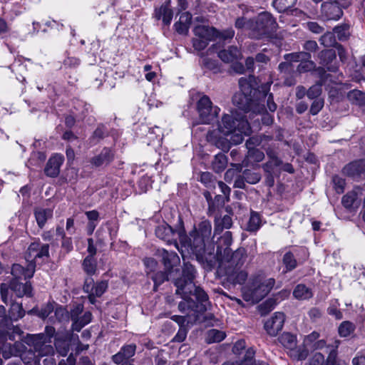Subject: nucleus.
<instances>
[{"mask_svg": "<svg viewBox=\"0 0 365 365\" xmlns=\"http://www.w3.org/2000/svg\"><path fill=\"white\" fill-rule=\"evenodd\" d=\"M155 234L158 238L170 245H177L178 240L180 242H184L187 238L184 222L180 217L175 228L163 222L155 227Z\"/></svg>", "mask_w": 365, "mask_h": 365, "instance_id": "0eeeda50", "label": "nucleus"}, {"mask_svg": "<svg viewBox=\"0 0 365 365\" xmlns=\"http://www.w3.org/2000/svg\"><path fill=\"white\" fill-rule=\"evenodd\" d=\"M278 341L284 348L289 350V353L297 348V337L289 332H284L279 336Z\"/></svg>", "mask_w": 365, "mask_h": 365, "instance_id": "c756f323", "label": "nucleus"}, {"mask_svg": "<svg viewBox=\"0 0 365 365\" xmlns=\"http://www.w3.org/2000/svg\"><path fill=\"white\" fill-rule=\"evenodd\" d=\"M241 55L237 46H231L227 49L218 51V57L225 63H230L237 61Z\"/></svg>", "mask_w": 365, "mask_h": 365, "instance_id": "bb28decb", "label": "nucleus"}, {"mask_svg": "<svg viewBox=\"0 0 365 365\" xmlns=\"http://www.w3.org/2000/svg\"><path fill=\"white\" fill-rule=\"evenodd\" d=\"M324 105V98H317L313 100V102L311 105L309 112L312 115H315L319 113V111L323 108Z\"/></svg>", "mask_w": 365, "mask_h": 365, "instance_id": "0e129e2a", "label": "nucleus"}, {"mask_svg": "<svg viewBox=\"0 0 365 365\" xmlns=\"http://www.w3.org/2000/svg\"><path fill=\"white\" fill-rule=\"evenodd\" d=\"M314 70L317 76L319 78V80L317 81V83H319L322 85L325 84L329 77L330 76L329 74L327 73V70L322 66H319L317 68L315 67Z\"/></svg>", "mask_w": 365, "mask_h": 365, "instance_id": "680f3d73", "label": "nucleus"}, {"mask_svg": "<svg viewBox=\"0 0 365 365\" xmlns=\"http://www.w3.org/2000/svg\"><path fill=\"white\" fill-rule=\"evenodd\" d=\"M216 254L219 260L227 264L225 270L230 267L241 269L247 257V252L243 247H240L234 252L232 250H226L222 252V247H220L216 250Z\"/></svg>", "mask_w": 365, "mask_h": 365, "instance_id": "6e6552de", "label": "nucleus"}, {"mask_svg": "<svg viewBox=\"0 0 365 365\" xmlns=\"http://www.w3.org/2000/svg\"><path fill=\"white\" fill-rule=\"evenodd\" d=\"M248 26L250 35L255 39L269 37L275 33L278 28L276 19L267 11L262 12L256 17L250 19Z\"/></svg>", "mask_w": 365, "mask_h": 365, "instance_id": "39448f33", "label": "nucleus"}, {"mask_svg": "<svg viewBox=\"0 0 365 365\" xmlns=\"http://www.w3.org/2000/svg\"><path fill=\"white\" fill-rule=\"evenodd\" d=\"M34 215L39 228L42 229L48 219L53 217V210L50 208H36Z\"/></svg>", "mask_w": 365, "mask_h": 365, "instance_id": "cd10ccee", "label": "nucleus"}, {"mask_svg": "<svg viewBox=\"0 0 365 365\" xmlns=\"http://www.w3.org/2000/svg\"><path fill=\"white\" fill-rule=\"evenodd\" d=\"M355 330V325L349 322H343L339 327L338 332L340 336L346 337L349 336Z\"/></svg>", "mask_w": 365, "mask_h": 365, "instance_id": "09e8293b", "label": "nucleus"}, {"mask_svg": "<svg viewBox=\"0 0 365 365\" xmlns=\"http://www.w3.org/2000/svg\"><path fill=\"white\" fill-rule=\"evenodd\" d=\"M55 346L57 352L62 356H66L70 350V343L66 339H56Z\"/></svg>", "mask_w": 365, "mask_h": 365, "instance_id": "3c124183", "label": "nucleus"}, {"mask_svg": "<svg viewBox=\"0 0 365 365\" xmlns=\"http://www.w3.org/2000/svg\"><path fill=\"white\" fill-rule=\"evenodd\" d=\"M215 41L218 40L217 44H213L209 48L207 52H215L223 46L225 43H229L235 36V31L232 28H228L222 31L215 29Z\"/></svg>", "mask_w": 365, "mask_h": 365, "instance_id": "6ab92c4d", "label": "nucleus"}, {"mask_svg": "<svg viewBox=\"0 0 365 365\" xmlns=\"http://www.w3.org/2000/svg\"><path fill=\"white\" fill-rule=\"evenodd\" d=\"M82 268L87 275H94L97 271V261L96 258L86 257L82 262Z\"/></svg>", "mask_w": 365, "mask_h": 365, "instance_id": "58836bf2", "label": "nucleus"}, {"mask_svg": "<svg viewBox=\"0 0 365 365\" xmlns=\"http://www.w3.org/2000/svg\"><path fill=\"white\" fill-rule=\"evenodd\" d=\"M344 175L355 180L365 178V159L354 160L346 164L342 169Z\"/></svg>", "mask_w": 365, "mask_h": 365, "instance_id": "ddd939ff", "label": "nucleus"}, {"mask_svg": "<svg viewBox=\"0 0 365 365\" xmlns=\"http://www.w3.org/2000/svg\"><path fill=\"white\" fill-rule=\"evenodd\" d=\"M22 333L23 331L21 330L20 328H19L18 327H14L12 324V322L9 321V323H8V324L5 325L3 327V329L1 331L0 343L3 344L4 341L7 340L14 341H16V336H20Z\"/></svg>", "mask_w": 365, "mask_h": 365, "instance_id": "b1692460", "label": "nucleus"}, {"mask_svg": "<svg viewBox=\"0 0 365 365\" xmlns=\"http://www.w3.org/2000/svg\"><path fill=\"white\" fill-rule=\"evenodd\" d=\"M316 67L314 61L308 60L300 62L298 65L297 70L299 73H305L313 70Z\"/></svg>", "mask_w": 365, "mask_h": 365, "instance_id": "338daca9", "label": "nucleus"}, {"mask_svg": "<svg viewBox=\"0 0 365 365\" xmlns=\"http://www.w3.org/2000/svg\"><path fill=\"white\" fill-rule=\"evenodd\" d=\"M227 165V158L223 153H219L215 155L212 162L213 170L217 173H220L225 170Z\"/></svg>", "mask_w": 365, "mask_h": 365, "instance_id": "2f4dec72", "label": "nucleus"}, {"mask_svg": "<svg viewBox=\"0 0 365 365\" xmlns=\"http://www.w3.org/2000/svg\"><path fill=\"white\" fill-rule=\"evenodd\" d=\"M242 175L247 183L255 185L259 182L262 178V175L256 169H245L242 172Z\"/></svg>", "mask_w": 365, "mask_h": 365, "instance_id": "c9c22d12", "label": "nucleus"}, {"mask_svg": "<svg viewBox=\"0 0 365 365\" xmlns=\"http://www.w3.org/2000/svg\"><path fill=\"white\" fill-rule=\"evenodd\" d=\"M309 354V351L306 347H299L294 349L289 354L291 358L297 361L304 360Z\"/></svg>", "mask_w": 365, "mask_h": 365, "instance_id": "6e6d98bb", "label": "nucleus"}, {"mask_svg": "<svg viewBox=\"0 0 365 365\" xmlns=\"http://www.w3.org/2000/svg\"><path fill=\"white\" fill-rule=\"evenodd\" d=\"M226 202L227 201L225 196H223L221 194H217L212 202V205H210V212H213L217 207L224 206Z\"/></svg>", "mask_w": 365, "mask_h": 365, "instance_id": "bf43d9fd", "label": "nucleus"}, {"mask_svg": "<svg viewBox=\"0 0 365 365\" xmlns=\"http://www.w3.org/2000/svg\"><path fill=\"white\" fill-rule=\"evenodd\" d=\"M308 365H328V359L325 361L324 355L317 352L309 359Z\"/></svg>", "mask_w": 365, "mask_h": 365, "instance_id": "e2e57ef3", "label": "nucleus"}, {"mask_svg": "<svg viewBox=\"0 0 365 365\" xmlns=\"http://www.w3.org/2000/svg\"><path fill=\"white\" fill-rule=\"evenodd\" d=\"M135 351L136 345L135 344L124 345L117 354L112 356V361L115 364H120L125 360H128L133 356Z\"/></svg>", "mask_w": 365, "mask_h": 365, "instance_id": "4be33fe9", "label": "nucleus"}, {"mask_svg": "<svg viewBox=\"0 0 365 365\" xmlns=\"http://www.w3.org/2000/svg\"><path fill=\"white\" fill-rule=\"evenodd\" d=\"M215 27L204 25L196 26L193 29L195 37L210 41H215Z\"/></svg>", "mask_w": 365, "mask_h": 365, "instance_id": "a878e982", "label": "nucleus"}, {"mask_svg": "<svg viewBox=\"0 0 365 365\" xmlns=\"http://www.w3.org/2000/svg\"><path fill=\"white\" fill-rule=\"evenodd\" d=\"M319 41L321 45L324 47H334L336 48L339 43L336 41V37L333 31L324 32L320 36Z\"/></svg>", "mask_w": 365, "mask_h": 365, "instance_id": "4c0bfd02", "label": "nucleus"}, {"mask_svg": "<svg viewBox=\"0 0 365 365\" xmlns=\"http://www.w3.org/2000/svg\"><path fill=\"white\" fill-rule=\"evenodd\" d=\"M278 69L281 73L284 74V76H289L294 71V68L292 63L285 61L284 62H281L278 66Z\"/></svg>", "mask_w": 365, "mask_h": 365, "instance_id": "774afa93", "label": "nucleus"}, {"mask_svg": "<svg viewBox=\"0 0 365 365\" xmlns=\"http://www.w3.org/2000/svg\"><path fill=\"white\" fill-rule=\"evenodd\" d=\"M304 26L305 29L314 34H321L325 31L324 26L317 21H308L304 24Z\"/></svg>", "mask_w": 365, "mask_h": 365, "instance_id": "4d7b16f0", "label": "nucleus"}, {"mask_svg": "<svg viewBox=\"0 0 365 365\" xmlns=\"http://www.w3.org/2000/svg\"><path fill=\"white\" fill-rule=\"evenodd\" d=\"M348 100L352 103L359 106H365V93L354 89L347 93Z\"/></svg>", "mask_w": 365, "mask_h": 365, "instance_id": "f704fd0d", "label": "nucleus"}, {"mask_svg": "<svg viewBox=\"0 0 365 365\" xmlns=\"http://www.w3.org/2000/svg\"><path fill=\"white\" fill-rule=\"evenodd\" d=\"M240 91L232 97V103L240 110L245 113L254 110L255 107L261 103L269 91L267 84L258 85L257 79L252 75L248 78H240L239 80Z\"/></svg>", "mask_w": 365, "mask_h": 365, "instance_id": "f03ea898", "label": "nucleus"}, {"mask_svg": "<svg viewBox=\"0 0 365 365\" xmlns=\"http://www.w3.org/2000/svg\"><path fill=\"white\" fill-rule=\"evenodd\" d=\"M196 269L190 262L183 264L181 274L173 279L176 287L175 294L182 299L178 304V310L186 316L173 315L170 319L179 327H187L186 324L195 322L198 314H203L210 306L209 297L205 290L195 283Z\"/></svg>", "mask_w": 365, "mask_h": 365, "instance_id": "f257e3e1", "label": "nucleus"}, {"mask_svg": "<svg viewBox=\"0 0 365 365\" xmlns=\"http://www.w3.org/2000/svg\"><path fill=\"white\" fill-rule=\"evenodd\" d=\"M297 0H274L273 6L279 12H285L292 8Z\"/></svg>", "mask_w": 365, "mask_h": 365, "instance_id": "49530a36", "label": "nucleus"}, {"mask_svg": "<svg viewBox=\"0 0 365 365\" xmlns=\"http://www.w3.org/2000/svg\"><path fill=\"white\" fill-rule=\"evenodd\" d=\"M211 222L206 220L200 222L197 227H195L190 232L189 237L184 242H180L182 246L190 249L197 259H203L207 255L214 253L215 245L211 240Z\"/></svg>", "mask_w": 365, "mask_h": 365, "instance_id": "7ed1b4c3", "label": "nucleus"}, {"mask_svg": "<svg viewBox=\"0 0 365 365\" xmlns=\"http://www.w3.org/2000/svg\"><path fill=\"white\" fill-rule=\"evenodd\" d=\"M63 157L56 154L49 158L44 168V173L50 178H56L60 173L61 165L63 164Z\"/></svg>", "mask_w": 365, "mask_h": 365, "instance_id": "aec40b11", "label": "nucleus"}, {"mask_svg": "<svg viewBox=\"0 0 365 365\" xmlns=\"http://www.w3.org/2000/svg\"><path fill=\"white\" fill-rule=\"evenodd\" d=\"M200 56L202 58V60L200 61L202 68L212 71L214 73H217L219 71L217 60L205 57L204 53H201Z\"/></svg>", "mask_w": 365, "mask_h": 365, "instance_id": "ea45409f", "label": "nucleus"}, {"mask_svg": "<svg viewBox=\"0 0 365 365\" xmlns=\"http://www.w3.org/2000/svg\"><path fill=\"white\" fill-rule=\"evenodd\" d=\"M334 188L337 193H342L344 190L345 180L336 175L332 177Z\"/></svg>", "mask_w": 365, "mask_h": 365, "instance_id": "052dcab7", "label": "nucleus"}, {"mask_svg": "<svg viewBox=\"0 0 365 365\" xmlns=\"http://www.w3.org/2000/svg\"><path fill=\"white\" fill-rule=\"evenodd\" d=\"M282 264L284 266L283 273H287L293 271L297 267L298 263L294 254L291 252H287L282 257Z\"/></svg>", "mask_w": 365, "mask_h": 365, "instance_id": "473e14b6", "label": "nucleus"}, {"mask_svg": "<svg viewBox=\"0 0 365 365\" xmlns=\"http://www.w3.org/2000/svg\"><path fill=\"white\" fill-rule=\"evenodd\" d=\"M156 255L160 258V262L168 272H172L173 268L180 262L179 256L174 251H168L165 249L158 250Z\"/></svg>", "mask_w": 365, "mask_h": 365, "instance_id": "2eb2a0df", "label": "nucleus"}, {"mask_svg": "<svg viewBox=\"0 0 365 365\" xmlns=\"http://www.w3.org/2000/svg\"><path fill=\"white\" fill-rule=\"evenodd\" d=\"M197 108L200 119L205 124L211 123L217 118L220 111L218 107L212 106V103L207 96L200 98L197 101Z\"/></svg>", "mask_w": 365, "mask_h": 365, "instance_id": "9b49d317", "label": "nucleus"}, {"mask_svg": "<svg viewBox=\"0 0 365 365\" xmlns=\"http://www.w3.org/2000/svg\"><path fill=\"white\" fill-rule=\"evenodd\" d=\"M25 315V311L23 309L22 304L16 302L11 304L9 311L8 318L10 319L11 322L17 321Z\"/></svg>", "mask_w": 365, "mask_h": 365, "instance_id": "e433bc0d", "label": "nucleus"}, {"mask_svg": "<svg viewBox=\"0 0 365 365\" xmlns=\"http://www.w3.org/2000/svg\"><path fill=\"white\" fill-rule=\"evenodd\" d=\"M264 158V154L262 151L257 148H249L247 158L242 161V165L245 167L248 166V161L250 159L253 160L255 162L259 163Z\"/></svg>", "mask_w": 365, "mask_h": 365, "instance_id": "a19ab883", "label": "nucleus"}, {"mask_svg": "<svg viewBox=\"0 0 365 365\" xmlns=\"http://www.w3.org/2000/svg\"><path fill=\"white\" fill-rule=\"evenodd\" d=\"M115 152L108 147H104L101 152L90 159L91 164L99 168L103 165H108L114 160Z\"/></svg>", "mask_w": 365, "mask_h": 365, "instance_id": "a211bd4d", "label": "nucleus"}, {"mask_svg": "<svg viewBox=\"0 0 365 365\" xmlns=\"http://www.w3.org/2000/svg\"><path fill=\"white\" fill-rule=\"evenodd\" d=\"M225 274L227 275V279L232 284L235 285L237 284H242L245 283L247 278V273L240 269H227L225 270Z\"/></svg>", "mask_w": 365, "mask_h": 365, "instance_id": "393cba45", "label": "nucleus"}, {"mask_svg": "<svg viewBox=\"0 0 365 365\" xmlns=\"http://www.w3.org/2000/svg\"><path fill=\"white\" fill-rule=\"evenodd\" d=\"M232 243V235L230 231H226L222 236L220 237L217 249L222 247V252L226 250H232L230 247Z\"/></svg>", "mask_w": 365, "mask_h": 365, "instance_id": "de8ad7c7", "label": "nucleus"}, {"mask_svg": "<svg viewBox=\"0 0 365 365\" xmlns=\"http://www.w3.org/2000/svg\"><path fill=\"white\" fill-rule=\"evenodd\" d=\"M351 0H325L321 5L322 16L326 20H338L343 16V9L348 8Z\"/></svg>", "mask_w": 365, "mask_h": 365, "instance_id": "1a4fd4ad", "label": "nucleus"}, {"mask_svg": "<svg viewBox=\"0 0 365 365\" xmlns=\"http://www.w3.org/2000/svg\"><path fill=\"white\" fill-rule=\"evenodd\" d=\"M225 336L226 334L225 332L213 329L208 331L207 341L208 343L220 342L225 338Z\"/></svg>", "mask_w": 365, "mask_h": 365, "instance_id": "603ef678", "label": "nucleus"}, {"mask_svg": "<svg viewBox=\"0 0 365 365\" xmlns=\"http://www.w3.org/2000/svg\"><path fill=\"white\" fill-rule=\"evenodd\" d=\"M155 16L158 19H162L164 25L169 26L173 16L170 0H165L159 9H155Z\"/></svg>", "mask_w": 365, "mask_h": 365, "instance_id": "412c9836", "label": "nucleus"}, {"mask_svg": "<svg viewBox=\"0 0 365 365\" xmlns=\"http://www.w3.org/2000/svg\"><path fill=\"white\" fill-rule=\"evenodd\" d=\"M216 227L215 231H222L223 229H230L232 225V220L230 215H225L221 219L215 220Z\"/></svg>", "mask_w": 365, "mask_h": 365, "instance_id": "8fccbe9b", "label": "nucleus"}, {"mask_svg": "<svg viewBox=\"0 0 365 365\" xmlns=\"http://www.w3.org/2000/svg\"><path fill=\"white\" fill-rule=\"evenodd\" d=\"M261 225V219L259 215L256 212H252L249 221L247 224L246 230L249 232H256Z\"/></svg>", "mask_w": 365, "mask_h": 365, "instance_id": "c03bdc74", "label": "nucleus"}, {"mask_svg": "<svg viewBox=\"0 0 365 365\" xmlns=\"http://www.w3.org/2000/svg\"><path fill=\"white\" fill-rule=\"evenodd\" d=\"M274 284V278L262 279L259 276L255 277L244 291L243 299L246 302L258 303L270 292Z\"/></svg>", "mask_w": 365, "mask_h": 365, "instance_id": "423d86ee", "label": "nucleus"}, {"mask_svg": "<svg viewBox=\"0 0 365 365\" xmlns=\"http://www.w3.org/2000/svg\"><path fill=\"white\" fill-rule=\"evenodd\" d=\"M206 138L210 145L220 149L223 153H227L231 148V146L235 145L232 140L231 136L230 139H227L226 137L219 135L215 131L208 132Z\"/></svg>", "mask_w": 365, "mask_h": 365, "instance_id": "dca6fc26", "label": "nucleus"}, {"mask_svg": "<svg viewBox=\"0 0 365 365\" xmlns=\"http://www.w3.org/2000/svg\"><path fill=\"white\" fill-rule=\"evenodd\" d=\"M285 320V316L282 312H276L274 316L268 319L264 325L267 334L272 336H276L282 330Z\"/></svg>", "mask_w": 365, "mask_h": 365, "instance_id": "f3484780", "label": "nucleus"}, {"mask_svg": "<svg viewBox=\"0 0 365 365\" xmlns=\"http://www.w3.org/2000/svg\"><path fill=\"white\" fill-rule=\"evenodd\" d=\"M10 289L16 294L18 297L24 296H32V286L30 282L23 283L18 279H14L11 281Z\"/></svg>", "mask_w": 365, "mask_h": 365, "instance_id": "5701e85b", "label": "nucleus"}, {"mask_svg": "<svg viewBox=\"0 0 365 365\" xmlns=\"http://www.w3.org/2000/svg\"><path fill=\"white\" fill-rule=\"evenodd\" d=\"M108 282L106 280H102L96 282L94 286L93 293L97 297H101L108 289Z\"/></svg>", "mask_w": 365, "mask_h": 365, "instance_id": "69168bd1", "label": "nucleus"}, {"mask_svg": "<svg viewBox=\"0 0 365 365\" xmlns=\"http://www.w3.org/2000/svg\"><path fill=\"white\" fill-rule=\"evenodd\" d=\"M293 296L298 300H307L313 297L312 291L304 284H297L293 290Z\"/></svg>", "mask_w": 365, "mask_h": 365, "instance_id": "7c9ffc66", "label": "nucleus"}, {"mask_svg": "<svg viewBox=\"0 0 365 365\" xmlns=\"http://www.w3.org/2000/svg\"><path fill=\"white\" fill-rule=\"evenodd\" d=\"M171 272H168L165 269V271H160L155 273H153L150 278L154 282V289L156 290L157 287L161 285L166 281L169 280V274Z\"/></svg>", "mask_w": 365, "mask_h": 365, "instance_id": "a18cd8bd", "label": "nucleus"}, {"mask_svg": "<svg viewBox=\"0 0 365 365\" xmlns=\"http://www.w3.org/2000/svg\"><path fill=\"white\" fill-rule=\"evenodd\" d=\"M319 63L329 72L336 73L339 70L336 54L334 49H324L319 53Z\"/></svg>", "mask_w": 365, "mask_h": 365, "instance_id": "4468645a", "label": "nucleus"}, {"mask_svg": "<svg viewBox=\"0 0 365 365\" xmlns=\"http://www.w3.org/2000/svg\"><path fill=\"white\" fill-rule=\"evenodd\" d=\"M54 314L56 319L61 323H68L69 317H68V310H67L64 307L59 306L56 307L54 311Z\"/></svg>", "mask_w": 365, "mask_h": 365, "instance_id": "5fc2aeb1", "label": "nucleus"}, {"mask_svg": "<svg viewBox=\"0 0 365 365\" xmlns=\"http://www.w3.org/2000/svg\"><path fill=\"white\" fill-rule=\"evenodd\" d=\"M322 84L317 83L312 86L307 91V96L311 100H315L317 98H322L320 97L322 93Z\"/></svg>", "mask_w": 365, "mask_h": 365, "instance_id": "864d4df0", "label": "nucleus"}, {"mask_svg": "<svg viewBox=\"0 0 365 365\" xmlns=\"http://www.w3.org/2000/svg\"><path fill=\"white\" fill-rule=\"evenodd\" d=\"M50 257L49 245L43 244L40 240L31 242L26 253V260H34L37 262L38 259L46 262Z\"/></svg>", "mask_w": 365, "mask_h": 365, "instance_id": "f8f14e48", "label": "nucleus"}, {"mask_svg": "<svg viewBox=\"0 0 365 365\" xmlns=\"http://www.w3.org/2000/svg\"><path fill=\"white\" fill-rule=\"evenodd\" d=\"M84 307L82 304H76L68 310L69 322L71 321V331L79 332L86 325L92 320V314L89 311L83 312Z\"/></svg>", "mask_w": 365, "mask_h": 365, "instance_id": "9d476101", "label": "nucleus"}, {"mask_svg": "<svg viewBox=\"0 0 365 365\" xmlns=\"http://www.w3.org/2000/svg\"><path fill=\"white\" fill-rule=\"evenodd\" d=\"M200 182L203 183L206 187H214L217 182L213 177V175L210 172H203L200 174Z\"/></svg>", "mask_w": 365, "mask_h": 365, "instance_id": "13d9d810", "label": "nucleus"}, {"mask_svg": "<svg viewBox=\"0 0 365 365\" xmlns=\"http://www.w3.org/2000/svg\"><path fill=\"white\" fill-rule=\"evenodd\" d=\"M218 130L225 136L230 135L234 144H240L244 137L250 133V126L245 116L236 118L230 114L223 115L218 123Z\"/></svg>", "mask_w": 365, "mask_h": 365, "instance_id": "20e7f679", "label": "nucleus"}, {"mask_svg": "<svg viewBox=\"0 0 365 365\" xmlns=\"http://www.w3.org/2000/svg\"><path fill=\"white\" fill-rule=\"evenodd\" d=\"M341 203L346 209L350 211L356 210L360 205L357 193L354 191L349 192L344 195L341 199Z\"/></svg>", "mask_w": 365, "mask_h": 365, "instance_id": "c85d7f7f", "label": "nucleus"}, {"mask_svg": "<svg viewBox=\"0 0 365 365\" xmlns=\"http://www.w3.org/2000/svg\"><path fill=\"white\" fill-rule=\"evenodd\" d=\"M332 31L334 35H336L337 39L340 41H346L350 35L349 26L346 24L336 26Z\"/></svg>", "mask_w": 365, "mask_h": 365, "instance_id": "37998d69", "label": "nucleus"}, {"mask_svg": "<svg viewBox=\"0 0 365 365\" xmlns=\"http://www.w3.org/2000/svg\"><path fill=\"white\" fill-rule=\"evenodd\" d=\"M109 132L108 128L103 123L98 125L96 130L93 131L90 140L94 141L95 143H98L106 137L108 136Z\"/></svg>", "mask_w": 365, "mask_h": 365, "instance_id": "79ce46f5", "label": "nucleus"}, {"mask_svg": "<svg viewBox=\"0 0 365 365\" xmlns=\"http://www.w3.org/2000/svg\"><path fill=\"white\" fill-rule=\"evenodd\" d=\"M25 342L29 345L34 347V351L38 349H40L41 345L46 341V336L45 334L41 333L38 334H28Z\"/></svg>", "mask_w": 365, "mask_h": 365, "instance_id": "72a5a7b5", "label": "nucleus"}]
</instances>
